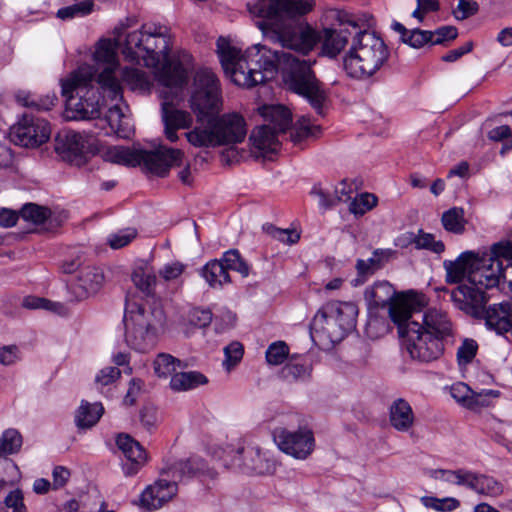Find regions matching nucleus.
<instances>
[{
  "label": "nucleus",
  "instance_id": "f257e3e1",
  "mask_svg": "<svg viewBox=\"0 0 512 512\" xmlns=\"http://www.w3.org/2000/svg\"><path fill=\"white\" fill-rule=\"evenodd\" d=\"M313 0H253L247 4L251 15L264 37L282 47L301 53L304 57L322 39V53L331 58L337 56L348 43V35H354L345 23L339 30L324 29L322 36L298 18L313 9ZM217 52L221 65L231 80L239 86L253 87L274 77L278 68L283 69L289 87L305 97L318 114H322L325 93L311 70V61L291 52L272 51L256 44L244 54L226 38L217 40Z\"/></svg>",
  "mask_w": 512,
  "mask_h": 512
},
{
  "label": "nucleus",
  "instance_id": "f03ea898",
  "mask_svg": "<svg viewBox=\"0 0 512 512\" xmlns=\"http://www.w3.org/2000/svg\"><path fill=\"white\" fill-rule=\"evenodd\" d=\"M511 255L512 250L501 245H495L490 253H475L474 268L468 275L469 284L458 285L451 292L455 306L468 315H478L487 301L485 290L498 286L503 279L505 268L499 257L509 258Z\"/></svg>",
  "mask_w": 512,
  "mask_h": 512
},
{
  "label": "nucleus",
  "instance_id": "7ed1b4c3",
  "mask_svg": "<svg viewBox=\"0 0 512 512\" xmlns=\"http://www.w3.org/2000/svg\"><path fill=\"white\" fill-rule=\"evenodd\" d=\"M425 305V297H402L391 306L390 317L397 324L403 345L410 357L419 362H431L444 352L443 341L420 327L414 314Z\"/></svg>",
  "mask_w": 512,
  "mask_h": 512
},
{
  "label": "nucleus",
  "instance_id": "20e7f679",
  "mask_svg": "<svg viewBox=\"0 0 512 512\" xmlns=\"http://www.w3.org/2000/svg\"><path fill=\"white\" fill-rule=\"evenodd\" d=\"M219 82L214 72L201 68L193 76L190 92V107L197 114L198 124L185 133L187 141L197 148L219 146L216 137L214 116L208 113L218 108Z\"/></svg>",
  "mask_w": 512,
  "mask_h": 512
},
{
  "label": "nucleus",
  "instance_id": "39448f33",
  "mask_svg": "<svg viewBox=\"0 0 512 512\" xmlns=\"http://www.w3.org/2000/svg\"><path fill=\"white\" fill-rule=\"evenodd\" d=\"M170 30L160 24H144L139 31L129 33L125 40L124 55L131 61L155 69L158 80L159 73L168 65L180 63L190 70V56L184 54L182 58L168 59L170 50Z\"/></svg>",
  "mask_w": 512,
  "mask_h": 512
},
{
  "label": "nucleus",
  "instance_id": "423d86ee",
  "mask_svg": "<svg viewBox=\"0 0 512 512\" xmlns=\"http://www.w3.org/2000/svg\"><path fill=\"white\" fill-rule=\"evenodd\" d=\"M337 19L341 25L347 23L354 30L350 49L343 58L346 74L358 80L370 78L389 57L386 44L375 32L362 30L352 16L339 12Z\"/></svg>",
  "mask_w": 512,
  "mask_h": 512
},
{
  "label": "nucleus",
  "instance_id": "0eeeda50",
  "mask_svg": "<svg viewBox=\"0 0 512 512\" xmlns=\"http://www.w3.org/2000/svg\"><path fill=\"white\" fill-rule=\"evenodd\" d=\"M94 60L99 75L97 83L103 92V98L112 101H122L125 82L132 90L142 92L149 91L151 83L145 72L137 68H121L117 60V54L110 40H102L98 43L94 52Z\"/></svg>",
  "mask_w": 512,
  "mask_h": 512
},
{
  "label": "nucleus",
  "instance_id": "6e6552de",
  "mask_svg": "<svg viewBox=\"0 0 512 512\" xmlns=\"http://www.w3.org/2000/svg\"><path fill=\"white\" fill-rule=\"evenodd\" d=\"M187 78V69L180 63L166 66L158 75L164 134L170 142L178 140V129H188L193 123L188 111L176 107L184 98L183 86L187 83Z\"/></svg>",
  "mask_w": 512,
  "mask_h": 512
},
{
  "label": "nucleus",
  "instance_id": "1a4fd4ad",
  "mask_svg": "<svg viewBox=\"0 0 512 512\" xmlns=\"http://www.w3.org/2000/svg\"><path fill=\"white\" fill-rule=\"evenodd\" d=\"M125 340L136 351L154 347L158 335L166 327V315L160 304L128 302L124 314Z\"/></svg>",
  "mask_w": 512,
  "mask_h": 512
},
{
  "label": "nucleus",
  "instance_id": "9d476101",
  "mask_svg": "<svg viewBox=\"0 0 512 512\" xmlns=\"http://www.w3.org/2000/svg\"><path fill=\"white\" fill-rule=\"evenodd\" d=\"M96 71L91 65H82L62 80L66 120H97L100 116L99 97L92 85Z\"/></svg>",
  "mask_w": 512,
  "mask_h": 512
},
{
  "label": "nucleus",
  "instance_id": "9b49d317",
  "mask_svg": "<svg viewBox=\"0 0 512 512\" xmlns=\"http://www.w3.org/2000/svg\"><path fill=\"white\" fill-rule=\"evenodd\" d=\"M205 472V464L199 459L176 461L172 456L164 459V465L160 469L162 475H171L174 480L159 479L147 486L140 495V505L149 510L161 508L165 503L174 498L178 492L176 479L191 477Z\"/></svg>",
  "mask_w": 512,
  "mask_h": 512
},
{
  "label": "nucleus",
  "instance_id": "f8f14e48",
  "mask_svg": "<svg viewBox=\"0 0 512 512\" xmlns=\"http://www.w3.org/2000/svg\"><path fill=\"white\" fill-rule=\"evenodd\" d=\"M103 159L127 166L143 165L151 173L164 177L172 167L183 165L184 152L166 146L154 151L113 146L103 152Z\"/></svg>",
  "mask_w": 512,
  "mask_h": 512
},
{
  "label": "nucleus",
  "instance_id": "ddd939ff",
  "mask_svg": "<svg viewBox=\"0 0 512 512\" xmlns=\"http://www.w3.org/2000/svg\"><path fill=\"white\" fill-rule=\"evenodd\" d=\"M357 315L358 307L352 302H327L312 319V337L332 344L339 343L355 328Z\"/></svg>",
  "mask_w": 512,
  "mask_h": 512
},
{
  "label": "nucleus",
  "instance_id": "4468645a",
  "mask_svg": "<svg viewBox=\"0 0 512 512\" xmlns=\"http://www.w3.org/2000/svg\"><path fill=\"white\" fill-rule=\"evenodd\" d=\"M434 473L436 478L451 484L464 486L483 496L495 498L500 496L504 491L503 484L494 477L478 474L467 469H440L436 470Z\"/></svg>",
  "mask_w": 512,
  "mask_h": 512
},
{
  "label": "nucleus",
  "instance_id": "2eb2a0df",
  "mask_svg": "<svg viewBox=\"0 0 512 512\" xmlns=\"http://www.w3.org/2000/svg\"><path fill=\"white\" fill-rule=\"evenodd\" d=\"M224 466L259 475L271 474L276 469V462L268 456V450H221Z\"/></svg>",
  "mask_w": 512,
  "mask_h": 512
},
{
  "label": "nucleus",
  "instance_id": "dca6fc26",
  "mask_svg": "<svg viewBox=\"0 0 512 512\" xmlns=\"http://www.w3.org/2000/svg\"><path fill=\"white\" fill-rule=\"evenodd\" d=\"M93 148V138L79 132L68 130L56 137L55 150L66 162L75 166H83Z\"/></svg>",
  "mask_w": 512,
  "mask_h": 512
},
{
  "label": "nucleus",
  "instance_id": "f3484780",
  "mask_svg": "<svg viewBox=\"0 0 512 512\" xmlns=\"http://www.w3.org/2000/svg\"><path fill=\"white\" fill-rule=\"evenodd\" d=\"M50 134V125L46 120L28 115H24L10 130V138L16 145L31 148L47 142Z\"/></svg>",
  "mask_w": 512,
  "mask_h": 512
},
{
  "label": "nucleus",
  "instance_id": "a211bd4d",
  "mask_svg": "<svg viewBox=\"0 0 512 512\" xmlns=\"http://www.w3.org/2000/svg\"><path fill=\"white\" fill-rule=\"evenodd\" d=\"M214 126L219 146L241 143L247 134L246 122L238 113L214 117Z\"/></svg>",
  "mask_w": 512,
  "mask_h": 512
},
{
  "label": "nucleus",
  "instance_id": "6ab92c4d",
  "mask_svg": "<svg viewBox=\"0 0 512 512\" xmlns=\"http://www.w3.org/2000/svg\"><path fill=\"white\" fill-rule=\"evenodd\" d=\"M121 101L112 105L105 118L96 120L95 127L103 131L105 135L115 134L121 138H129L132 134L130 119L125 113L127 106Z\"/></svg>",
  "mask_w": 512,
  "mask_h": 512
},
{
  "label": "nucleus",
  "instance_id": "aec40b11",
  "mask_svg": "<svg viewBox=\"0 0 512 512\" xmlns=\"http://www.w3.org/2000/svg\"><path fill=\"white\" fill-rule=\"evenodd\" d=\"M487 329L510 339L512 336V302L504 301L489 305L484 311Z\"/></svg>",
  "mask_w": 512,
  "mask_h": 512
},
{
  "label": "nucleus",
  "instance_id": "412c9836",
  "mask_svg": "<svg viewBox=\"0 0 512 512\" xmlns=\"http://www.w3.org/2000/svg\"><path fill=\"white\" fill-rule=\"evenodd\" d=\"M104 282L102 269L91 264L81 267L75 282L71 285V292L76 300H83L96 293Z\"/></svg>",
  "mask_w": 512,
  "mask_h": 512
},
{
  "label": "nucleus",
  "instance_id": "4be33fe9",
  "mask_svg": "<svg viewBox=\"0 0 512 512\" xmlns=\"http://www.w3.org/2000/svg\"><path fill=\"white\" fill-rule=\"evenodd\" d=\"M419 314L422 322L420 327L428 333L437 336L440 340H444L446 337L452 335L453 327L452 323L446 314L441 309L430 308L423 314H420V309L415 312L414 317Z\"/></svg>",
  "mask_w": 512,
  "mask_h": 512
},
{
  "label": "nucleus",
  "instance_id": "5701e85b",
  "mask_svg": "<svg viewBox=\"0 0 512 512\" xmlns=\"http://www.w3.org/2000/svg\"><path fill=\"white\" fill-rule=\"evenodd\" d=\"M475 252L465 251L455 260H445L446 282L450 284H469L468 275L474 268Z\"/></svg>",
  "mask_w": 512,
  "mask_h": 512
},
{
  "label": "nucleus",
  "instance_id": "b1692460",
  "mask_svg": "<svg viewBox=\"0 0 512 512\" xmlns=\"http://www.w3.org/2000/svg\"><path fill=\"white\" fill-rule=\"evenodd\" d=\"M388 415L389 424L398 432L410 431L416 420L411 405L403 398H397L390 404Z\"/></svg>",
  "mask_w": 512,
  "mask_h": 512
},
{
  "label": "nucleus",
  "instance_id": "393cba45",
  "mask_svg": "<svg viewBox=\"0 0 512 512\" xmlns=\"http://www.w3.org/2000/svg\"><path fill=\"white\" fill-rule=\"evenodd\" d=\"M402 297H424L420 294L406 293L396 295L392 285L386 281L375 283L365 290V298L375 307H385L389 304V310L392 304Z\"/></svg>",
  "mask_w": 512,
  "mask_h": 512
},
{
  "label": "nucleus",
  "instance_id": "a878e982",
  "mask_svg": "<svg viewBox=\"0 0 512 512\" xmlns=\"http://www.w3.org/2000/svg\"><path fill=\"white\" fill-rule=\"evenodd\" d=\"M279 135L280 134L275 131H272L269 124H263L255 128L250 135V141L255 156L266 157L268 154L276 152L279 147Z\"/></svg>",
  "mask_w": 512,
  "mask_h": 512
},
{
  "label": "nucleus",
  "instance_id": "bb28decb",
  "mask_svg": "<svg viewBox=\"0 0 512 512\" xmlns=\"http://www.w3.org/2000/svg\"><path fill=\"white\" fill-rule=\"evenodd\" d=\"M273 440L278 448L311 447L314 445V436L311 430L300 428L291 432L279 427L273 431Z\"/></svg>",
  "mask_w": 512,
  "mask_h": 512
},
{
  "label": "nucleus",
  "instance_id": "cd10ccee",
  "mask_svg": "<svg viewBox=\"0 0 512 512\" xmlns=\"http://www.w3.org/2000/svg\"><path fill=\"white\" fill-rule=\"evenodd\" d=\"M260 114L269 124L272 131L278 134L285 133L292 124V114L288 108L283 105H265L260 108Z\"/></svg>",
  "mask_w": 512,
  "mask_h": 512
},
{
  "label": "nucleus",
  "instance_id": "c85d7f7f",
  "mask_svg": "<svg viewBox=\"0 0 512 512\" xmlns=\"http://www.w3.org/2000/svg\"><path fill=\"white\" fill-rule=\"evenodd\" d=\"M126 477L136 475L149 461L147 450H113Z\"/></svg>",
  "mask_w": 512,
  "mask_h": 512
},
{
  "label": "nucleus",
  "instance_id": "c756f323",
  "mask_svg": "<svg viewBox=\"0 0 512 512\" xmlns=\"http://www.w3.org/2000/svg\"><path fill=\"white\" fill-rule=\"evenodd\" d=\"M208 379L198 371H177L170 379V388L176 392L188 391L205 385Z\"/></svg>",
  "mask_w": 512,
  "mask_h": 512
},
{
  "label": "nucleus",
  "instance_id": "7c9ffc66",
  "mask_svg": "<svg viewBox=\"0 0 512 512\" xmlns=\"http://www.w3.org/2000/svg\"><path fill=\"white\" fill-rule=\"evenodd\" d=\"M104 412L101 403H90L82 400L75 414V422L78 428L87 429L93 427Z\"/></svg>",
  "mask_w": 512,
  "mask_h": 512
},
{
  "label": "nucleus",
  "instance_id": "2f4dec72",
  "mask_svg": "<svg viewBox=\"0 0 512 512\" xmlns=\"http://www.w3.org/2000/svg\"><path fill=\"white\" fill-rule=\"evenodd\" d=\"M16 100L24 107L33 109L37 112H45L51 110L55 106L57 97L55 94L37 96L26 91H19L16 94Z\"/></svg>",
  "mask_w": 512,
  "mask_h": 512
},
{
  "label": "nucleus",
  "instance_id": "473e14b6",
  "mask_svg": "<svg viewBox=\"0 0 512 512\" xmlns=\"http://www.w3.org/2000/svg\"><path fill=\"white\" fill-rule=\"evenodd\" d=\"M392 28L400 34L401 41L412 48H421L425 44L430 43L432 31L420 29L407 30L406 27L399 22H394Z\"/></svg>",
  "mask_w": 512,
  "mask_h": 512
},
{
  "label": "nucleus",
  "instance_id": "72a5a7b5",
  "mask_svg": "<svg viewBox=\"0 0 512 512\" xmlns=\"http://www.w3.org/2000/svg\"><path fill=\"white\" fill-rule=\"evenodd\" d=\"M220 260H212L202 268V276L212 288L222 287L230 283V275Z\"/></svg>",
  "mask_w": 512,
  "mask_h": 512
},
{
  "label": "nucleus",
  "instance_id": "f704fd0d",
  "mask_svg": "<svg viewBox=\"0 0 512 512\" xmlns=\"http://www.w3.org/2000/svg\"><path fill=\"white\" fill-rule=\"evenodd\" d=\"M389 255L390 253L387 250L376 249L369 259H358L356 262V270L358 276L362 278V281H365L379 270L384 265Z\"/></svg>",
  "mask_w": 512,
  "mask_h": 512
},
{
  "label": "nucleus",
  "instance_id": "c9c22d12",
  "mask_svg": "<svg viewBox=\"0 0 512 512\" xmlns=\"http://www.w3.org/2000/svg\"><path fill=\"white\" fill-rule=\"evenodd\" d=\"M154 372L158 377L168 378L173 377L178 369L187 367L181 360L167 353H160L157 355L153 362Z\"/></svg>",
  "mask_w": 512,
  "mask_h": 512
},
{
  "label": "nucleus",
  "instance_id": "e433bc0d",
  "mask_svg": "<svg viewBox=\"0 0 512 512\" xmlns=\"http://www.w3.org/2000/svg\"><path fill=\"white\" fill-rule=\"evenodd\" d=\"M441 222L446 231L462 234L466 225L464 209L459 207L450 208L442 214Z\"/></svg>",
  "mask_w": 512,
  "mask_h": 512
},
{
  "label": "nucleus",
  "instance_id": "4c0bfd02",
  "mask_svg": "<svg viewBox=\"0 0 512 512\" xmlns=\"http://www.w3.org/2000/svg\"><path fill=\"white\" fill-rule=\"evenodd\" d=\"M131 278L134 285L147 295L152 293L157 281L153 270L143 266L136 267Z\"/></svg>",
  "mask_w": 512,
  "mask_h": 512
},
{
  "label": "nucleus",
  "instance_id": "58836bf2",
  "mask_svg": "<svg viewBox=\"0 0 512 512\" xmlns=\"http://www.w3.org/2000/svg\"><path fill=\"white\" fill-rule=\"evenodd\" d=\"M20 215L25 221L39 225L50 218L51 212L49 209L43 206H39L34 203H28L22 207Z\"/></svg>",
  "mask_w": 512,
  "mask_h": 512
},
{
  "label": "nucleus",
  "instance_id": "ea45409f",
  "mask_svg": "<svg viewBox=\"0 0 512 512\" xmlns=\"http://www.w3.org/2000/svg\"><path fill=\"white\" fill-rule=\"evenodd\" d=\"M411 243H413L417 249H426L436 254H440L445 250V245L442 241L435 240L433 234L426 233L422 230H419Z\"/></svg>",
  "mask_w": 512,
  "mask_h": 512
},
{
  "label": "nucleus",
  "instance_id": "a19ab883",
  "mask_svg": "<svg viewBox=\"0 0 512 512\" xmlns=\"http://www.w3.org/2000/svg\"><path fill=\"white\" fill-rule=\"evenodd\" d=\"M320 132V126L312 124L310 119L302 116L296 124V127L291 132L290 137L294 143H298L310 136H316Z\"/></svg>",
  "mask_w": 512,
  "mask_h": 512
},
{
  "label": "nucleus",
  "instance_id": "79ce46f5",
  "mask_svg": "<svg viewBox=\"0 0 512 512\" xmlns=\"http://www.w3.org/2000/svg\"><path fill=\"white\" fill-rule=\"evenodd\" d=\"M423 506L441 512H449L460 506L459 500L454 497L437 498L434 496H424L421 498Z\"/></svg>",
  "mask_w": 512,
  "mask_h": 512
},
{
  "label": "nucleus",
  "instance_id": "37998d69",
  "mask_svg": "<svg viewBox=\"0 0 512 512\" xmlns=\"http://www.w3.org/2000/svg\"><path fill=\"white\" fill-rule=\"evenodd\" d=\"M377 204V198L370 193H362L351 199L349 203V211L355 216H362L370 211Z\"/></svg>",
  "mask_w": 512,
  "mask_h": 512
},
{
  "label": "nucleus",
  "instance_id": "c03bdc74",
  "mask_svg": "<svg viewBox=\"0 0 512 512\" xmlns=\"http://www.w3.org/2000/svg\"><path fill=\"white\" fill-rule=\"evenodd\" d=\"M478 343L472 338H464L457 349L456 357L460 366L470 364L478 351Z\"/></svg>",
  "mask_w": 512,
  "mask_h": 512
},
{
  "label": "nucleus",
  "instance_id": "a18cd8bd",
  "mask_svg": "<svg viewBox=\"0 0 512 512\" xmlns=\"http://www.w3.org/2000/svg\"><path fill=\"white\" fill-rule=\"evenodd\" d=\"M93 2H78L71 6L63 7L57 11V17L62 20H69L74 17L86 16L93 11Z\"/></svg>",
  "mask_w": 512,
  "mask_h": 512
},
{
  "label": "nucleus",
  "instance_id": "49530a36",
  "mask_svg": "<svg viewBox=\"0 0 512 512\" xmlns=\"http://www.w3.org/2000/svg\"><path fill=\"white\" fill-rule=\"evenodd\" d=\"M499 391L497 390H482L481 392L472 391L471 399L468 402V409L478 410L484 407H488L492 404V401L499 397Z\"/></svg>",
  "mask_w": 512,
  "mask_h": 512
},
{
  "label": "nucleus",
  "instance_id": "de8ad7c7",
  "mask_svg": "<svg viewBox=\"0 0 512 512\" xmlns=\"http://www.w3.org/2000/svg\"><path fill=\"white\" fill-rule=\"evenodd\" d=\"M289 354V348L283 341H277L269 345L266 350V360L270 365L282 364Z\"/></svg>",
  "mask_w": 512,
  "mask_h": 512
},
{
  "label": "nucleus",
  "instance_id": "09e8293b",
  "mask_svg": "<svg viewBox=\"0 0 512 512\" xmlns=\"http://www.w3.org/2000/svg\"><path fill=\"white\" fill-rule=\"evenodd\" d=\"M263 229L267 234L271 235L274 239L281 241L285 244H295L300 239V234L292 229H280L271 224L265 225Z\"/></svg>",
  "mask_w": 512,
  "mask_h": 512
},
{
  "label": "nucleus",
  "instance_id": "8fccbe9b",
  "mask_svg": "<svg viewBox=\"0 0 512 512\" xmlns=\"http://www.w3.org/2000/svg\"><path fill=\"white\" fill-rule=\"evenodd\" d=\"M137 236V230L135 228H125L119 230L116 233L110 234L108 236V244L113 249H120L126 245H128L133 239Z\"/></svg>",
  "mask_w": 512,
  "mask_h": 512
},
{
  "label": "nucleus",
  "instance_id": "3c124183",
  "mask_svg": "<svg viewBox=\"0 0 512 512\" xmlns=\"http://www.w3.org/2000/svg\"><path fill=\"white\" fill-rule=\"evenodd\" d=\"M282 377L288 381L305 380L310 376V369L299 363L289 362L282 371Z\"/></svg>",
  "mask_w": 512,
  "mask_h": 512
},
{
  "label": "nucleus",
  "instance_id": "603ef678",
  "mask_svg": "<svg viewBox=\"0 0 512 512\" xmlns=\"http://www.w3.org/2000/svg\"><path fill=\"white\" fill-rule=\"evenodd\" d=\"M186 268L187 266L184 263L173 261L163 265L158 274L165 282L175 281L181 277Z\"/></svg>",
  "mask_w": 512,
  "mask_h": 512
},
{
  "label": "nucleus",
  "instance_id": "864d4df0",
  "mask_svg": "<svg viewBox=\"0 0 512 512\" xmlns=\"http://www.w3.org/2000/svg\"><path fill=\"white\" fill-rule=\"evenodd\" d=\"M243 352V346L239 342H232L224 348L225 360L223 365L227 370H230L240 362Z\"/></svg>",
  "mask_w": 512,
  "mask_h": 512
},
{
  "label": "nucleus",
  "instance_id": "5fc2aeb1",
  "mask_svg": "<svg viewBox=\"0 0 512 512\" xmlns=\"http://www.w3.org/2000/svg\"><path fill=\"white\" fill-rule=\"evenodd\" d=\"M311 194L318 197L319 205L325 209L332 208L339 203V200L342 199L340 196H335L334 191L331 192L320 185H315L312 188Z\"/></svg>",
  "mask_w": 512,
  "mask_h": 512
},
{
  "label": "nucleus",
  "instance_id": "6e6d98bb",
  "mask_svg": "<svg viewBox=\"0 0 512 512\" xmlns=\"http://www.w3.org/2000/svg\"><path fill=\"white\" fill-rule=\"evenodd\" d=\"M23 307L27 309H44L48 311H57L62 306L60 303L51 302L45 298L28 296L23 300Z\"/></svg>",
  "mask_w": 512,
  "mask_h": 512
},
{
  "label": "nucleus",
  "instance_id": "4d7b16f0",
  "mask_svg": "<svg viewBox=\"0 0 512 512\" xmlns=\"http://www.w3.org/2000/svg\"><path fill=\"white\" fill-rule=\"evenodd\" d=\"M188 321L193 326L206 327L212 321V312L208 309L193 308L188 313Z\"/></svg>",
  "mask_w": 512,
  "mask_h": 512
},
{
  "label": "nucleus",
  "instance_id": "13d9d810",
  "mask_svg": "<svg viewBox=\"0 0 512 512\" xmlns=\"http://www.w3.org/2000/svg\"><path fill=\"white\" fill-rule=\"evenodd\" d=\"M472 391L473 390L467 384L457 382L451 386L450 394L456 402L467 408Z\"/></svg>",
  "mask_w": 512,
  "mask_h": 512
},
{
  "label": "nucleus",
  "instance_id": "bf43d9fd",
  "mask_svg": "<svg viewBox=\"0 0 512 512\" xmlns=\"http://www.w3.org/2000/svg\"><path fill=\"white\" fill-rule=\"evenodd\" d=\"M22 435L14 428L5 430L0 437V448H21Z\"/></svg>",
  "mask_w": 512,
  "mask_h": 512
},
{
  "label": "nucleus",
  "instance_id": "052dcab7",
  "mask_svg": "<svg viewBox=\"0 0 512 512\" xmlns=\"http://www.w3.org/2000/svg\"><path fill=\"white\" fill-rule=\"evenodd\" d=\"M478 11V4L473 0H459L457 8L453 11L456 19L464 20Z\"/></svg>",
  "mask_w": 512,
  "mask_h": 512
},
{
  "label": "nucleus",
  "instance_id": "680f3d73",
  "mask_svg": "<svg viewBox=\"0 0 512 512\" xmlns=\"http://www.w3.org/2000/svg\"><path fill=\"white\" fill-rule=\"evenodd\" d=\"M457 29L453 26H443L432 32L430 44L438 45L457 37Z\"/></svg>",
  "mask_w": 512,
  "mask_h": 512
},
{
  "label": "nucleus",
  "instance_id": "e2e57ef3",
  "mask_svg": "<svg viewBox=\"0 0 512 512\" xmlns=\"http://www.w3.org/2000/svg\"><path fill=\"white\" fill-rule=\"evenodd\" d=\"M121 375V372L116 367H106L102 369L95 377V383L98 386L104 387L112 384Z\"/></svg>",
  "mask_w": 512,
  "mask_h": 512
},
{
  "label": "nucleus",
  "instance_id": "0e129e2a",
  "mask_svg": "<svg viewBox=\"0 0 512 512\" xmlns=\"http://www.w3.org/2000/svg\"><path fill=\"white\" fill-rule=\"evenodd\" d=\"M5 504L8 508H11L13 512H27L23 493L19 489L9 492L5 498Z\"/></svg>",
  "mask_w": 512,
  "mask_h": 512
},
{
  "label": "nucleus",
  "instance_id": "69168bd1",
  "mask_svg": "<svg viewBox=\"0 0 512 512\" xmlns=\"http://www.w3.org/2000/svg\"><path fill=\"white\" fill-rule=\"evenodd\" d=\"M83 266H85V260L82 255L78 254L63 260L60 269L65 274H72L74 272L79 273V270Z\"/></svg>",
  "mask_w": 512,
  "mask_h": 512
},
{
  "label": "nucleus",
  "instance_id": "338daca9",
  "mask_svg": "<svg viewBox=\"0 0 512 512\" xmlns=\"http://www.w3.org/2000/svg\"><path fill=\"white\" fill-rule=\"evenodd\" d=\"M19 359L18 348L14 345L0 348V363L3 365H12Z\"/></svg>",
  "mask_w": 512,
  "mask_h": 512
},
{
  "label": "nucleus",
  "instance_id": "774afa93",
  "mask_svg": "<svg viewBox=\"0 0 512 512\" xmlns=\"http://www.w3.org/2000/svg\"><path fill=\"white\" fill-rule=\"evenodd\" d=\"M141 423L147 428H153L157 421V410L152 406L144 407L140 412Z\"/></svg>",
  "mask_w": 512,
  "mask_h": 512
}]
</instances>
